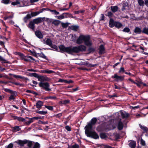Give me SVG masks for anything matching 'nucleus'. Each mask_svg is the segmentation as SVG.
<instances>
[{"label": "nucleus", "instance_id": "nucleus-1", "mask_svg": "<svg viewBox=\"0 0 148 148\" xmlns=\"http://www.w3.org/2000/svg\"><path fill=\"white\" fill-rule=\"evenodd\" d=\"M59 48L61 52L72 54L73 53H78L80 52L85 51L86 50V47L84 45H81L77 47H66L64 45H60L59 46Z\"/></svg>", "mask_w": 148, "mask_h": 148}, {"label": "nucleus", "instance_id": "nucleus-2", "mask_svg": "<svg viewBox=\"0 0 148 148\" xmlns=\"http://www.w3.org/2000/svg\"><path fill=\"white\" fill-rule=\"evenodd\" d=\"M90 39V37L89 35L81 34L77 39L76 42L78 44H82L84 42L85 45L90 47L92 45Z\"/></svg>", "mask_w": 148, "mask_h": 148}, {"label": "nucleus", "instance_id": "nucleus-3", "mask_svg": "<svg viewBox=\"0 0 148 148\" xmlns=\"http://www.w3.org/2000/svg\"><path fill=\"white\" fill-rule=\"evenodd\" d=\"M14 143H16L21 148L23 147L25 144L27 143V146L29 148H31L32 145V141H29L26 139L22 140H18L14 142Z\"/></svg>", "mask_w": 148, "mask_h": 148}, {"label": "nucleus", "instance_id": "nucleus-4", "mask_svg": "<svg viewBox=\"0 0 148 148\" xmlns=\"http://www.w3.org/2000/svg\"><path fill=\"white\" fill-rule=\"evenodd\" d=\"M92 130L90 129L85 130V133L87 136L95 139H99V137L98 134L95 131H92Z\"/></svg>", "mask_w": 148, "mask_h": 148}, {"label": "nucleus", "instance_id": "nucleus-5", "mask_svg": "<svg viewBox=\"0 0 148 148\" xmlns=\"http://www.w3.org/2000/svg\"><path fill=\"white\" fill-rule=\"evenodd\" d=\"M14 54L16 55H18L20 57V58L21 60H23L26 62L30 61V60L29 59H27L26 58H29L31 60L33 61L35 60L32 56H25L23 53L20 52H15L14 53Z\"/></svg>", "mask_w": 148, "mask_h": 148}, {"label": "nucleus", "instance_id": "nucleus-6", "mask_svg": "<svg viewBox=\"0 0 148 148\" xmlns=\"http://www.w3.org/2000/svg\"><path fill=\"white\" fill-rule=\"evenodd\" d=\"M39 86L46 91H51V89L50 88L49 84L48 82H40L39 83Z\"/></svg>", "mask_w": 148, "mask_h": 148}, {"label": "nucleus", "instance_id": "nucleus-7", "mask_svg": "<svg viewBox=\"0 0 148 148\" xmlns=\"http://www.w3.org/2000/svg\"><path fill=\"white\" fill-rule=\"evenodd\" d=\"M97 121V119L96 118H92L90 121V122L87 125H86L85 127L86 129H92V126L95 125Z\"/></svg>", "mask_w": 148, "mask_h": 148}, {"label": "nucleus", "instance_id": "nucleus-8", "mask_svg": "<svg viewBox=\"0 0 148 148\" xmlns=\"http://www.w3.org/2000/svg\"><path fill=\"white\" fill-rule=\"evenodd\" d=\"M125 75L119 76L117 73H115L114 75L111 76V78L115 79V80L116 82H121L124 80Z\"/></svg>", "mask_w": 148, "mask_h": 148}, {"label": "nucleus", "instance_id": "nucleus-9", "mask_svg": "<svg viewBox=\"0 0 148 148\" xmlns=\"http://www.w3.org/2000/svg\"><path fill=\"white\" fill-rule=\"evenodd\" d=\"M45 19V18L44 17H38L37 18L33 19L32 21L33 22L36 24H38L44 21Z\"/></svg>", "mask_w": 148, "mask_h": 148}, {"label": "nucleus", "instance_id": "nucleus-10", "mask_svg": "<svg viewBox=\"0 0 148 148\" xmlns=\"http://www.w3.org/2000/svg\"><path fill=\"white\" fill-rule=\"evenodd\" d=\"M38 79L39 81H41V82L49 81L50 80V78L47 77H44L40 75L38 77Z\"/></svg>", "mask_w": 148, "mask_h": 148}, {"label": "nucleus", "instance_id": "nucleus-11", "mask_svg": "<svg viewBox=\"0 0 148 148\" xmlns=\"http://www.w3.org/2000/svg\"><path fill=\"white\" fill-rule=\"evenodd\" d=\"M99 55H101L104 54L105 51L104 45L103 44L100 45L99 48Z\"/></svg>", "mask_w": 148, "mask_h": 148}, {"label": "nucleus", "instance_id": "nucleus-12", "mask_svg": "<svg viewBox=\"0 0 148 148\" xmlns=\"http://www.w3.org/2000/svg\"><path fill=\"white\" fill-rule=\"evenodd\" d=\"M10 96L8 97V99L10 101L12 100L14 101L15 99V97L17 95V92H16L14 91L13 92H12Z\"/></svg>", "mask_w": 148, "mask_h": 148}, {"label": "nucleus", "instance_id": "nucleus-13", "mask_svg": "<svg viewBox=\"0 0 148 148\" xmlns=\"http://www.w3.org/2000/svg\"><path fill=\"white\" fill-rule=\"evenodd\" d=\"M82 65H85L87 67H94L95 66H97V64H92L88 62L87 61H85L82 62Z\"/></svg>", "mask_w": 148, "mask_h": 148}, {"label": "nucleus", "instance_id": "nucleus-14", "mask_svg": "<svg viewBox=\"0 0 148 148\" xmlns=\"http://www.w3.org/2000/svg\"><path fill=\"white\" fill-rule=\"evenodd\" d=\"M121 119H120L119 121L118 122L117 128L118 130H122L123 127L124 125L123 123L121 121Z\"/></svg>", "mask_w": 148, "mask_h": 148}, {"label": "nucleus", "instance_id": "nucleus-15", "mask_svg": "<svg viewBox=\"0 0 148 148\" xmlns=\"http://www.w3.org/2000/svg\"><path fill=\"white\" fill-rule=\"evenodd\" d=\"M12 117L13 118L14 120H17L19 122L21 121L24 123L26 121V120L24 118L21 117H19L16 116H12Z\"/></svg>", "mask_w": 148, "mask_h": 148}, {"label": "nucleus", "instance_id": "nucleus-16", "mask_svg": "<svg viewBox=\"0 0 148 148\" xmlns=\"http://www.w3.org/2000/svg\"><path fill=\"white\" fill-rule=\"evenodd\" d=\"M120 113L121 115L122 118L123 119L127 118L130 116L129 114L127 113L126 112H124L122 111H120Z\"/></svg>", "mask_w": 148, "mask_h": 148}, {"label": "nucleus", "instance_id": "nucleus-17", "mask_svg": "<svg viewBox=\"0 0 148 148\" xmlns=\"http://www.w3.org/2000/svg\"><path fill=\"white\" fill-rule=\"evenodd\" d=\"M35 34L37 37L40 38L42 39L43 37V35L41 32L39 30H36L35 32Z\"/></svg>", "mask_w": 148, "mask_h": 148}, {"label": "nucleus", "instance_id": "nucleus-18", "mask_svg": "<svg viewBox=\"0 0 148 148\" xmlns=\"http://www.w3.org/2000/svg\"><path fill=\"white\" fill-rule=\"evenodd\" d=\"M43 103L42 101H39L36 103V105H34V106H36L37 108L40 109L41 108L42 106L43 105Z\"/></svg>", "mask_w": 148, "mask_h": 148}, {"label": "nucleus", "instance_id": "nucleus-19", "mask_svg": "<svg viewBox=\"0 0 148 148\" xmlns=\"http://www.w3.org/2000/svg\"><path fill=\"white\" fill-rule=\"evenodd\" d=\"M116 21H114L113 19L110 18V19L109 26L111 28H112L114 26L115 24Z\"/></svg>", "mask_w": 148, "mask_h": 148}, {"label": "nucleus", "instance_id": "nucleus-20", "mask_svg": "<svg viewBox=\"0 0 148 148\" xmlns=\"http://www.w3.org/2000/svg\"><path fill=\"white\" fill-rule=\"evenodd\" d=\"M35 24L34 22H33V21H30L28 24V27L29 28L32 29L33 30H34L35 28Z\"/></svg>", "mask_w": 148, "mask_h": 148}, {"label": "nucleus", "instance_id": "nucleus-21", "mask_svg": "<svg viewBox=\"0 0 148 148\" xmlns=\"http://www.w3.org/2000/svg\"><path fill=\"white\" fill-rule=\"evenodd\" d=\"M114 24L115 25L114 26L118 29H119L123 27V25L121 23L118 21H116Z\"/></svg>", "mask_w": 148, "mask_h": 148}, {"label": "nucleus", "instance_id": "nucleus-22", "mask_svg": "<svg viewBox=\"0 0 148 148\" xmlns=\"http://www.w3.org/2000/svg\"><path fill=\"white\" fill-rule=\"evenodd\" d=\"M134 32L136 34H140L142 33V30L139 27H136L134 31Z\"/></svg>", "mask_w": 148, "mask_h": 148}, {"label": "nucleus", "instance_id": "nucleus-23", "mask_svg": "<svg viewBox=\"0 0 148 148\" xmlns=\"http://www.w3.org/2000/svg\"><path fill=\"white\" fill-rule=\"evenodd\" d=\"M64 14H67V15H71V14H70L69 13H63L62 15L60 16H57L58 18L59 19H62L64 18H67V17L66 16H64Z\"/></svg>", "mask_w": 148, "mask_h": 148}, {"label": "nucleus", "instance_id": "nucleus-24", "mask_svg": "<svg viewBox=\"0 0 148 148\" xmlns=\"http://www.w3.org/2000/svg\"><path fill=\"white\" fill-rule=\"evenodd\" d=\"M11 128L12 129V131L13 132H16L21 130V128L19 127V126H17L12 127Z\"/></svg>", "mask_w": 148, "mask_h": 148}, {"label": "nucleus", "instance_id": "nucleus-25", "mask_svg": "<svg viewBox=\"0 0 148 148\" xmlns=\"http://www.w3.org/2000/svg\"><path fill=\"white\" fill-rule=\"evenodd\" d=\"M129 146L131 148H135L136 146V141L132 140L131 141L129 144Z\"/></svg>", "mask_w": 148, "mask_h": 148}, {"label": "nucleus", "instance_id": "nucleus-26", "mask_svg": "<svg viewBox=\"0 0 148 148\" xmlns=\"http://www.w3.org/2000/svg\"><path fill=\"white\" fill-rule=\"evenodd\" d=\"M32 17L31 15L29 14H27L26 16L24 17L23 20L24 22L26 23L28 21V20L31 18Z\"/></svg>", "mask_w": 148, "mask_h": 148}, {"label": "nucleus", "instance_id": "nucleus-27", "mask_svg": "<svg viewBox=\"0 0 148 148\" xmlns=\"http://www.w3.org/2000/svg\"><path fill=\"white\" fill-rule=\"evenodd\" d=\"M60 21L59 20L53 19V22H52V25H53L56 26H58L60 23Z\"/></svg>", "mask_w": 148, "mask_h": 148}, {"label": "nucleus", "instance_id": "nucleus-28", "mask_svg": "<svg viewBox=\"0 0 148 148\" xmlns=\"http://www.w3.org/2000/svg\"><path fill=\"white\" fill-rule=\"evenodd\" d=\"M41 72L45 73L51 74L54 73V71H53L47 69L46 70H41Z\"/></svg>", "mask_w": 148, "mask_h": 148}, {"label": "nucleus", "instance_id": "nucleus-29", "mask_svg": "<svg viewBox=\"0 0 148 148\" xmlns=\"http://www.w3.org/2000/svg\"><path fill=\"white\" fill-rule=\"evenodd\" d=\"M118 9V7L117 6H111V11L114 13L117 12Z\"/></svg>", "mask_w": 148, "mask_h": 148}, {"label": "nucleus", "instance_id": "nucleus-30", "mask_svg": "<svg viewBox=\"0 0 148 148\" xmlns=\"http://www.w3.org/2000/svg\"><path fill=\"white\" fill-rule=\"evenodd\" d=\"M0 61H2L1 63H9L10 64V63L8 61H7L6 60L3 58L2 57L0 56Z\"/></svg>", "mask_w": 148, "mask_h": 148}, {"label": "nucleus", "instance_id": "nucleus-31", "mask_svg": "<svg viewBox=\"0 0 148 148\" xmlns=\"http://www.w3.org/2000/svg\"><path fill=\"white\" fill-rule=\"evenodd\" d=\"M27 118L30 119V120L29 121H25V125H29L31 123L33 122H34L33 120H32V119L31 118H29L28 117H27Z\"/></svg>", "mask_w": 148, "mask_h": 148}, {"label": "nucleus", "instance_id": "nucleus-32", "mask_svg": "<svg viewBox=\"0 0 148 148\" xmlns=\"http://www.w3.org/2000/svg\"><path fill=\"white\" fill-rule=\"evenodd\" d=\"M45 43L49 46H51L52 44V41L49 38L47 39L46 41V42Z\"/></svg>", "mask_w": 148, "mask_h": 148}, {"label": "nucleus", "instance_id": "nucleus-33", "mask_svg": "<svg viewBox=\"0 0 148 148\" xmlns=\"http://www.w3.org/2000/svg\"><path fill=\"white\" fill-rule=\"evenodd\" d=\"M69 28L75 31H77L79 29V27L76 25H72L69 27Z\"/></svg>", "mask_w": 148, "mask_h": 148}, {"label": "nucleus", "instance_id": "nucleus-34", "mask_svg": "<svg viewBox=\"0 0 148 148\" xmlns=\"http://www.w3.org/2000/svg\"><path fill=\"white\" fill-rule=\"evenodd\" d=\"M79 145L76 143H75L72 146L68 145V148H79Z\"/></svg>", "mask_w": 148, "mask_h": 148}, {"label": "nucleus", "instance_id": "nucleus-35", "mask_svg": "<svg viewBox=\"0 0 148 148\" xmlns=\"http://www.w3.org/2000/svg\"><path fill=\"white\" fill-rule=\"evenodd\" d=\"M140 128L143 130L144 132L147 133L148 132V128L146 127L140 125Z\"/></svg>", "mask_w": 148, "mask_h": 148}, {"label": "nucleus", "instance_id": "nucleus-36", "mask_svg": "<svg viewBox=\"0 0 148 148\" xmlns=\"http://www.w3.org/2000/svg\"><path fill=\"white\" fill-rule=\"evenodd\" d=\"M38 54L40 57L45 59L46 60H48V59L47 58L46 56L42 52H41V53H38Z\"/></svg>", "mask_w": 148, "mask_h": 148}, {"label": "nucleus", "instance_id": "nucleus-37", "mask_svg": "<svg viewBox=\"0 0 148 148\" xmlns=\"http://www.w3.org/2000/svg\"><path fill=\"white\" fill-rule=\"evenodd\" d=\"M100 136L101 139H104L107 137V136L105 133H101L100 134Z\"/></svg>", "mask_w": 148, "mask_h": 148}, {"label": "nucleus", "instance_id": "nucleus-38", "mask_svg": "<svg viewBox=\"0 0 148 148\" xmlns=\"http://www.w3.org/2000/svg\"><path fill=\"white\" fill-rule=\"evenodd\" d=\"M142 33L148 35V28L145 27L143 28L142 31Z\"/></svg>", "mask_w": 148, "mask_h": 148}, {"label": "nucleus", "instance_id": "nucleus-39", "mask_svg": "<svg viewBox=\"0 0 148 148\" xmlns=\"http://www.w3.org/2000/svg\"><path fill=\"white\" fill-rule=\"evenodd\" d=\"M138 2L140 6H143L144 5L145 3L143 0H138Z\"/></svg>", "mask_w": 148, "mask_h": 148}, {"label": "nucleus", "instance_id": "nucleus-40", "mask_svg": "<svg viewBox=\"0 0 148 148\" xmlns=\"http://www.w3.org/2000/svg\"><path fill=\"white\" fill-rule=\"evenodd\" d=\"M57 99V98L56 96H47L45 98V100H46L47 99Z\"/></svg>", "mask_w": 148, "mask_h": 148}, {"label": "nucleus", "instance_id": "nucleus-41", "mask_svg": "<svg viewBox=\"0 0 148 148\" xmlns=\"http://www.w3.org/2000/svg\"><path fill=\"white\" fill-rule=\"evenodd\" d=\"M40 145L38 142H36L32 148H40Z\"/></svg>", "mask_w": 148, "mask_h": 148}, {"label": "nucleus", "instance_id": "nucleus-42", "mask_svg": "<svg viewBox=\"0 0 148 148\" xmlns=\"http://www.w3.org/2000/svg\"><path fill=\"white\" fill-rule=\"evenodd\" d=\"M39 14L38 11L32 12L31 13V16L32 17L35 16Z\"/></svg>", "mask_w": 148, "mask_h": 148}, {"label": "nucleus", "instance_id": "nucleus-43", "mask_svg": "<svg viewBox=\"0 0 148 148\" xmlns=\"http://www.w3.org/2000/svg\"><path fill=\"white\" fill-rule=\"evenodd\" d=\"M36 112L39 114L42 115H45L47 113V111H38Z\"/></svg>", "mask_w": 148, "mask_h": 148}, {"label": "nucleus", "instance_id": "nucleus-44", "mask_svg": "<svg viewBox=\"0 0 148 148\" xmlns=\"http://www.w3.org/2000/svg\"><path fill=\"white\" fill-rule=\"evenodd\" d=\"M11 75H12L16 79L20 78L22 79L24 78L23 77L19 75H16L13 74H11Z\"/></svg>", "mask_w": 148, "mask_h": 148}, {"label": "nucleus", "instance_id": "nucleus-45", "mask_svg": "<svg viewBox=\"0 0 148 148\" xmlns=\"http://www.w3.org/2000/svg\"><path fill=\"white\" fill-rule=\"evenodd\" d=\"M61 25L62 27L64 28H66L68 26L69 23H61Z\"/></svg>", "mask_w": 148, "mask_h": 148}, {"label": "nucleus", "instance_id": "nucleus-46", "mask_svg": "<svg viewBox=\"0 0 148 148\" xmlns=\"http://www.w3.org/2000/svg\"><path fill=\"white\" fill-rule=\"evenodd\" d=\"M9 82L12 84H14L15 85H16L19 86H23L24 85L23 84H20V83H18L17 82H11V81Z\"/></svg>", "mask_w": 148, "mask_h": 148}, {"label": "nucleus", "instance_id": "nucleus-47", "mask_svg": "<svg viewBox=\"0 0 148 148\" xmlns=\"http://www.w3.org/2000/svg\"><path fill=\"white\" fill-rule=\"evenodd\" d=\"M3 90L6 92H8L10 94L12 93V92H13L14 91L8 88H4Z\"/></svg>", "mask_w": 148, "mask_h": 148}, {"label": "nucleus", "instance_id": "nucleus-48", "mask_svg": "<svg viewBox=\"0 0 148 148\" xmlns=\"http://www.w3.org/2000/svg\"><path fill=\"white\" fill-rule=\"evenodd\" d=\"M122 31L128 33L130 32V29L128 27H125Z\"/></svg>", "mask_w": 148, "mask_h": 148}, {"label": "nucleus", "instance_id": "nucleus-49", "mask_svg": "<svg viewBox=\"0 0 148 148\" xmlns=\"http://www.w3.org/2000/svg\"><path fill=\"white\" fill-rule=\"evenodd\" d=\"M89 53L91 52H94L95 51V49L92 47H89L88 49Z\"/></svg>", "mask_w": 148, "mask_h": 148}, {"label": "nucleus", "instance_id": "nucleus-50", "mask_svg": "<svg viewBox=\"0 0 148 148\" xmlns=\"http://www.w3.org/2000/svg\"><path fill=\"white\" fill-rule=\"evenodd\" d=\"M13 17V15H10L9 16H6L4 18V19L5 20H6L7 19L9 18H12Z\"/></svg>", "mask_w": 148, "mask_h": 148}, {"label": "nucleus", "instance_id": "nucleus-51", "mask_svg": "<svg viewBox=\"0 0 148 148\" xmlns=\"http://www.w3.org/2000/svg\"><path fill=\"white\" fill-rule=\"evenodd\" d=\"M45 107L49 110L52 111L53 110V107L52 106H47L46 105L45 106Z\"/></svg>", "mask_w": 148, "mask_h": 148}, {"label": "nucleus", "instance_id": "nucleus-52", "mask_svg": "<svg viewBox=\"0 0 148 148\" xmlns=\"http://www.w3.org/2000/svg\"><path fill=\"white\" fill-rule=\"evenodd\" d=\"M53 19L52 18H45V20L44 21H47L48 22H49V23H52V22H53Z\"/></svg>", "mask_w": 148, "mask_h": 148}, {"label": "nucleus", "instance_id": "nucleus-53", "mask_svg": "<svg viewBox=\"0 0 148 148\" xmlns=\"http://www.w3.org/2000/svg\"><path fill=\"white\" fill-rule=\"evenodd\" d=\"M53 49H54L56 50H58V48L56 45H52L50 46Z\"/></svg>", "mask_w": 148, "mask_h": 148}, {"label": "nucleus", "instance_id": "nucleus-54", "mask_svg": "<svg viewBox=\"0 0 148 148\" xmlns=\"http://www.w3.org/2000/svg\"><path fill=\"white\" fill-rule=\"evenodd\" d=\"M48 122L47 121H42L41 120H39V123L43 125L47 124L48 123Z\"/></svg>", "mask_w": 148, "mask_h": 148}, {"label": "nucleus", "instance_id": "nucleus-55", "mask_svg": "<svg viewBox=\"0 0 148 148\" xmlns=\"http://www.w3.org/2000/svg\"><path fill=\"white\" fill-rule=\"evenodd\" d=\"M20 4V2L17 0L15 2H12L11 3V4L13 5H16Z\"/></svg>", "mask_w": 148, "mask_h": 148}, {"label": "nucleus", "instance_id": "nucleus-56", "mask_svg": "<svg viewBox=\"0 0 148 148\" xmlns=\"http://www.w3.org/2000/svg\"><path fill=\"white\" fill-rule=\"evenodd\" d=\"M125 71L124 69V68L123 67H121L119 71V73H125Z\"/></svg>", "mask_w": 148, "mask_h": 148}, {"label": "nucleus", "instance_id": "nucleus-57", "mask_svg": "<svg viewBox=\"0 0 148 148\" xmlns=\"http://www.w3.org/2000/svg\"><path fill=\"white\" fill-rule=\"evenodd\" d=\"M10 1V0H2L1 1V3H3L5 4H8Z\"/></svg>", "mask_w": 148, "mask_h": 148}, {"label": "nucleus", "instance_id": "nucleus-58", "mask_svg": "<svg viewBox=\"0 0 148 148\" xmlns=\"http://www.w3.org/2000/svg\"><path fill=\"white\" fill-rule=\"evenodd\" d=\"M107 14V16L110 18H111L114 15L111 12H108Z\"/></svg>", "mask_w": 148, "mask_h": 148}, {"label": "nucleus", "instance_id": "nucleus-59", "mask_svg": "<svg viewBox=\"0 0 148 148\" xmlns=\"http://www.w3.org/2000/svg\"><path fill=\"white\" fill-rule=\"evenodd\" d=\"M140 143L143 146H145L146 145L145 141L142 138L141 139Z\"/></svg>", "mask_w": 148, "mask_h": 148}, {"label": "nucleus", "instance_id": "nucleus-60", "mask_svg": "<svg viewBox=\"0 0 148 148\" xmlns=\"http://www.w3.org/2000/svg\"><path fill=\"white\" fill-rule=\"evenodd\" d=\"M128 80L130 81L131 82L133 83L136 84L137 85V86H138L139 85L136 82H134L133 80H132V79H131L130 78H129L128 79Z\"/></svg>", "mask_w": 148, "mask_h": 148}, {"label": "nucleus", "instance_id": "nucleus-61", "mask_svg": "<svg viewBox=\"0 0 148 148\" xmlns=\"http://www.w3.org/2000/svg\"><path fill=\"white\" fill-rule=\"evenodd\" d=\"M65 128L68 131H70L71 130V127L68 125L66 126L65 127Z\"/></svg>", "mask_w": 148, "mask_h": 148}, {"label": "nucleus", "instance_id": "nucleus-62", "mask_svg": "<svg viewBox=\"0 0 148 148\" xmlns=\"http://www.w3.org/2000/svg\"><path fill=\"white\" fill-rule=\"evenodd\" d=\"M32 75H33L32 76H33L36 78H38V77L39 76V75L38 74H37V73H33V74Z\"/></svg>", "mask_w": 148, "mask_h": 148}, {"label": "nucleus", "instance_id": "nucleus-63", "mask_svg": "<svg viewBox=\"0 0 148 148\" xmlns=\"http://www.w3.org/2000/svg\"><path fill=\"white\" fill-rule=\"evenodd\" d=\"M13 146V144L12 143H10L6 147V148H12Z\"/></svg>", "mask_w": 148, "mask_h": 148}, {"label": "nucleus", "instance_id": "nucleus-64", "mask_svg": "<svg viewBox=\"0 0 148 148\" xmlns=\"http://www.w3.org/2000/svg\"><path fill=\"white\" fill-rule=\"evenodd\" d=\"M50 11L51 12H54V13H55V14H56V15L59 14V12L55 10H51Z\"/></svg>", "mask_w": 148, "mask_h": 148}]
</instances>
